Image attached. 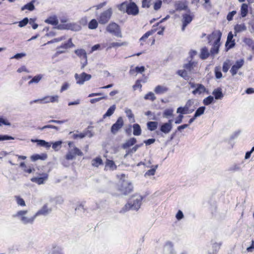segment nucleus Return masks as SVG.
Wrapping results in <instances>:
<instances>
[{"mask_svg": "<svg viewBox=\"0 0 254 254\" xmlns=\"http://www.w3.org/2000/svg\"><path fill=\"white\" fill-rule=\"evenodd\" d=\"M243 42L249 47L252 48L253 50H254V43L252 39L245 38L244 39Z\"/></svg>", "mask_w": 254, "mask_h": 254, "instance_id": "nucleus-41", "label": "nucleus"}, {"mask_svg": "<svg viewBox=\"0 0 254 254\" xmlns=\"http://www.w3.org/2000/svg\"><path fill=\"white\" fill-rule=\"evenodd\" d=\"M74 53L79 58L81 59V60L87 57L85 50L83 49L75 50L74 51Z\"/></svg>", "mask_w": 254, "mask_h": 254, "instance_id": "nucleus-27", "label": "nucleus"}, {"mask_svg": "<svg viewBox=\"0 0 254 254\" xmlns=\"http://www.w3.org/2000/svg\"><path fill=\"white\" fill-rule=\"evenodd\" d=\"M234 35L232 34V32H230L228 33L227 41L225 44L226 48H227V51L233 48L235 45V40H233Z\"/></svg>", "mask_w": 254, "mask_h": 254, "instance_id": "nucleus-13", "label": "nucleus"}, {"mask_svg": "<svg viewBox=\"0 0 254 254\" xmlns=\"http://www.w3.org/2000/svg\"><path fill=\"white\" fill-rule=\"evenodd\" d=\"M155 30H151L145 33L140 39V41H145L149 36L152 35L155 32Z\"/></svg>", "mask_w": 254, "mask_h": 254, "instance_id": "nucleus-43", "label": "nucleus"}, {"mask_svg": "<svg viewBox=\"0 0 254 254\" xmlns=\"http://www.w3.org/2000/svg\"><path fill=\"white\" fill-rule=\"evenodd\" d=\"M91 164L94 167H98L99 165L103 164V161L100 157H96L92 160Z\"/></svg>", "mask_w": 254, "mask_h": 254, "instance_id": "nucleus-37", "label": "nucleus"}, {"mask_svg": "<svg viewBox=\"0 0 254 254\" xmlns=\"http://www.w3.org/2000/svg\"><path fill=\"white\" fill-rule=\"evenodd\" d=\"M206 90V88L201 84H197V87L192 91V93L193 95H200L202 93H204Z\"/></svg>", "mask_w": 254, "mask_h": 254, "instance_id": "nucleus-18", "label": "nucleus"}, {"mask_svg": "<svg viewBox=\"0 0 254 254\" xmlns=\"http://www.w3.org/2000/svg\"><path fill=\"white\" fill-rule=\"evenodd\" d=\"M117 189L124 195H127L133 191L132 184L126 180H120L117 186Z\"/></svg>", "mask_w": 254, "mask_h": 254, "instance_id": "nucleus-3", "label": "nucleus"}, {"mask_svg": "<svg viewBox=\"0 0 254 254\" xmlns=\"http://www.w3.org/2000/svg\"><path fill=\"white\" fill-rule=\"evenodd\" d=\"M222 33L220 31H218L216 33H213L212 35H210L208 36V39L209 43L212 39L216 38L212 47L210 50V54L211 55H215L218 53L220 45V39L221 38Z\"/></svg>", "mask_w": 254, "mask_h": 254, "instance_id": "nucleus-2", "label": "nucleus"}, {"mask_svg": "<svg viewBox=\"0 0 254 254\" xmlns=\"http://www.w3.org/2000/svg\"><path fill=\"white\" fill-rule=\"evenodd\" d=\"M143 197L138 193L132 195L128 199L127 203L122 208L120 212L124 213L130 209L138 210L142 204Z\"/></svg>", "mask_w": 254, "mask_h": 254, "instance_id": "nucleus-1", "label": "nucleus"}, {"mask_svg": "<svg viewBox=\"0 0 254 254\" xmlns=\"http://www.w3.org/2000/svg\"><path fill=\"white\" fill-rule=\"evenodd\" d=\"M158 126V123L156 122H149L147 124L148 128L151 130L153 131L155 130Z\"/></svg>", "mask_w": 254, "mask_h": 254, "instance_id": "nucleus-40", "label": "nucleus"}, {"mask_svg": "<svg viewBox=\"0 0 254 254\" xmlns=\"http://www.w3.org/2000/svg\"><path fill=\"white\" fill-rule=\"evenodd\" d=\"M158 167V165H156L154 168L148 170L144 174V176H153L155 174L156 170Z\"/></svg>", "mask_w": 254, "mask_h": 254, "instance_id": "nucleus-48", "label": "nucleus"}, {"mask_svg": "<svg viewBox=\"0 0 254 254\" xmlns=\"http://www.w3.org/2000/svg\"><path fill=\"white\" fill-rule=\"evenodd\" d=\"M112 13L113 11L111 8L104 11L97 18L99 23L101 24L107 23L110 19Z\"/></svg>", "mask_w": 254, "mask_h": 254, "instance_id": "nucleus-7", "label": "nucleus"}, {"mask_svg": "<svg viewBox=\"0 0 254 254\" xmlns=\"http://www.w3.org/2000/svg\"><path fill=\"white\" fill-rule=\"evenodd\" d=\"M27 210H20L18 211L16 213L13 215V217H17L18 219L24 224H32L33 223L35 216L34 215L31 217H26L25 215L27 213Z\"/></svg>", "mask_w": 254, "mask_h": 254, "instance_id": "nucleus-4", "label": "nucleus"}, {"mask_svg": "<svg viewBox=\"0 0 254 254\" xmlns=\"http://www.w3.org/2000/svg\"><path fill=\"white\" fill-rule=\"evenodd\" d=\"M127 43L126 42H122V43L113 42L110 44V48L118 47H121V46H127Z\"/></svg>", "mask_w": 254, "mask_h": 254, "instance_id": "nucleus-50", "label": "nucleus"}, {"mask_svg": "<svg viewBox=\"0 0 254 254\" xmlns=\"http://www.w3.org/2000/svg\"><path fill=\"white\" fill-rule=\"evenodd\" d=\"M212 94L214 96L215 99L216 100L221 99L224 96L221 88L215 89L212 92Z\"/></svg>", "mask_w": 254, "mask_h": 254, "instance_id": "nucleus-22", "label": "nucleus"}, {"mask_svg": "<svg viewBox=\"0 0 254 254\" xmlns=\"http://www.w3.org/2000/svg\"><path fill=\"white\" fill-rule=\"evenodd\" d=\"M87 135V132L80 133L79 134L74 133L73 134L72 137L74 139H76L78 137L80 138H83Z\"/></svg>", "mask_w": 254, "mask_h": 254, "instance_id": "nucleus-59", "label": "nucleus"}, {"mask_svg": "<svg viewBox=\"0 0 254 254\" xmlns=\"http://www.w3.org/2000/svg\"><path fill=\"white\" fill-rule=\"evenodd\" d=\"M98 26V22L96 19H92L88 24V28L90 29H95Z\"/></svg>", "mask_w": 254, "mask_h": 254, "instance_id": "nucleus-46", "label": "nucleus"}, {"mask_svg": "<svg viewBox=\"0 0 254 254\" xmlns=\"http://www.w3.org/2000/svg\"><path fill=\"white\" fill-rule=\"evenodd\" d=\"M177 73L186 80H188L190 78V76L188 75L186 69L179 70L177 71Z\"/></svg>", "mask_w": 254, "mask_h": 254, "instance_id": "nucleus-39", "label": "nucleus"}, {"mask_svg": "<svg viewBox=\"0 0 254 254\" xmlns=\"http://www.w3.org/2000/svg\"><path fill=\"white\" fill-rule=\"evenodd\" d=\"M165 248L166 250L170 252L171 254H176L173 244L171 242L167 243Z\"/></svg>", "mask_w": 254, "mask_h": 254, "instance_id": "nucleus-45", "label": "nucleus"}, {"mask_svg": "<svg viewBox=\"0 0 254 254\" xmlns=\"http://www.w3.org/2000/svg\"><path fill=\"white\" fill-rule=\"evenodd\" d=\"M106 167H109L110 169L114 170L117 168V166L114 162L112 160L107 159L106 162Z\"/></svg>", "mask_w": 254, "mask_h": 254, "instance_id": "nucleus-42", "label": "nucleus"}, {"mask_svg": "<svg viewBox=\"0 0 254 254\" xmlns=\"http://www.w3.org/2000/svg\"><path fill=\"white\" fill-rule=\"evenodd\" d=\"M247 29V27L245 24H237L235 27L234 30L236 33H240L244 31Z\"/></svg>", "mask_w": 254, "mask_h": 254, "instance_id": "nucleus-36", "label": "nucleus"}, {"mask_svg": "<svg viewBox=\"0 0 254 254\" xmlns=\"http://www.w3.org/2000/svg\"><path fill=\"white\" fill-rule=\"evenodd\" d=\"M174 109L172 108L166 109L163 113V117L166 118L173 117Z\"/></svg>", "mask_w": 254, "mask_h": 254, "instance_id": "nucleus-32", "label": "nucleus"}, {"mask_svg": "<svg viewBox=\"0 0 254 254\" xmlns=\"http://www.w3.org/2000/svg\"><path fill=\"white\" fill-rule=\"evenodd\" d=\"M169 88L166 86L158 85L154 89V92L157 95H161L167 93Z\"/></svg>", "mask_w": 254, "mask_h": 254, "instance_id": "nucleus-16", "label": "nucleus"}, {"mask_svg": "<svg viewBox=\"0 0 254 254\" xmlns=\"http://www.w3.org/2000/svg\"><path fill=\"white\" fill-rule=\"evenodd\" d=\"M175 7L177 10H187L188 8L187 1L186 0L178 1L175 3Z\"/></svg>", "mask_w": 254, "mask_h": 254, "instance_id": "nucleus-17", "label": "nucleus"}, {"mask_svg": "<svg viewBox=\"0 0 254 254\" xmlns=\"http://www.w3.org/2000/svg\"><path fill=\"white\" fill-rule=\"evenodd\" d=\"M194 111V109L188 110L185 106L184 107H179L177 109V113L181 115L188 114L191 113Z\"/></svg>", "mask_w": 254, "mask_h": 254, "instance_id": "nucleus-28", "label": "nucleus"}, {"mask_svg": "<svg viewBox=\"0 0 254 254\" xmlns=\"http://www.w3.org/2000/svg\"><path fill=\"white\" fill-rule=\"evenodd\" d=\"M197 65V63L194 62H190L188 64L184 65V67L190 72H194L195 71L194 68Z\"/></svg>", "mask_w": 254, "mask_h": 254, "instance_id": "nucleus-21", "label": "nucleus"}, {"mask_svg": "<svg viewBox=\"0 0 254 254\" xmlns=\"http://www.w3.org/2000/svg\"><path fill=\"white\" fill-rule=\"evenodd\" d=\"M52 208H49L48 207V204H45L40 210L37 211L35 216V217L41 215L46 216L49 214L52 211Z\"/></svg>", "mask_w": 254, "mask_h": 254, "instance_id": "nucleus-15", "label": "nucleus"}, {"mask_svg": "<svg viewBox=\"0 0 254 254\" xmlns=\"http://www.w3.org/2000/svg\"><path fill=\"white\" fill-rule=\"evenodd\" d=\"M31 141L33 142H37L39 145L41 146H44L48 148L51 146V144L49 142H47L44 140L31 139Z\"/></svg>", "mask_w": 254, "mask_h": 254, "instance_id": "nucleus-33", "label": "nucleus"}, {"mask_svg": "<svg viewBox=\"0 0 254 254\" xmlns=\"http://www.w3.org/2000/svg\"><path fill=\"white\" fill-rule=\"evenodd\" d=\"M76 155L82 156L83 155V153L79 148L73 146L72 148H69L68 149L65 158L66 160H72L75 158Z\"/></svg>", "mask_w": 254, "mask_h": 254, "instance_id": "nucleus-6", "label": "nucleus"}, {"mask_svg": "<svg viewBox=\"0 0 254 254\" xmlns=\"http://www.w3.org/2000/svg\"><path fill=\"white\" fill-rule=\"evenodd\" d=\"M46 23L50 24L53 25H57L59 23V21L56 15L52 16L45 20Z\"/></svg>", "mask_w": 254, "mask_h": 254, "instance_id": "nucleus-25", "label": "nucleus"}, {"mask_svg": "<svg viewBox=\"0 0 254 254\" xmlns=\"http://www.w3.org/2000/svg\"><path fill=\"white\" fill-rule=\"evenodd\" d=\"M248 13V5L246 3H243L241 7V15L242 17L246 16Z\"/></svg>", "mask_w": 254, "mask_h": 254, "instance_id": "nucleus-31", "label": "nucleus"}, {"mask_svg": "<svg viewBox=\"0 0 254 254\" xmlns=\"http://www.w3.org/2000/svg\"><path fill=\"white\" fill-rule=\"evenodd\" d=\"M244 60H240L237 61L234 65H233L230 70V72L232 75H235L237 73L238 70L243 65Z\"/></svg>", "mask_w": 254, "mask_h": 254, "instance_id": "nucleus-14", "label": "nucleus"}, {"mask_svg": "<svg viewBox=\"0 0 254 254\" xmlns=\"http://www.w3.org/2000/svg\"><path fill=\"white\" fill-rule=\"evenodd\" d=\"M221 245V243H214L212 245L213 252L212 253L217 252L220 249Z\"/></svg>", "mask_w": 254, "mask_h": 254, "instance_id": "nucleus-55", "label": "nucleus"}, {"mask_svg": "<svg viewBox=\"0 0 254 254\" xmlns=\"http://www.w3.org/2000/svg\"><path fill=\"white\" fill-rule=\"evenodd\" d=\"M62 143V141H58L53 143L52 148L55 150H58Z\"/></svg>", "mask_w": 254, "mask_h": 254, "instance_id": "nucleus-57", "label": "nucleus"}, {"mask_svg": "<svg viewBox=\"0 0 254 254\" xmlns=\"http://www.w3.org/2000/svg\"><path fill=\"white\" fill-rule=\"evenodd\" d=\"M128 3L127 2H124L120 5L119 9L121 11H126V12L127 13V7L128 6Z\"/></svg>", "mask_w": 254, "mask_h": 254, "instance_id": "nucleus-61", "label": "nucleus"}, {"mask_svg": "<svg viewBox=\"0 0 254 254\" xmlns=\"http://www.w3.org/2000/svg\"><path fill=\"white\" fill-rule=\"evenodd\" d=\"M47 158L46 154H42V155L39 154H36L32 155L31 157L32 160L35 161L39 159L45 160Z\"/></svg>", "mask_w": 254, "mask_h": 254, "instance_id": "nucleus-44", "label": "nucleus"}, {"mask_svg": "<svg viewBox=\"0 0 254 254\" xmlns=\"http://www.w3.org/2000/svg\"><path fill=\"white\" fill-rule=\"evenodd\" d=\"M63 26L64 29L75 31H79L81 29V27L76 23H67Z\"/></svg>", "mask_w": 254, "mask_h": 254, "instance_id": "nucleus-19", "label": "nucleus"}, {"mask_svg": "<svg viewBox=\"0 0 254 254\" xmlns=\"http://www.w3.org/2000/svg\"><path fill=\"white\" fill-rule=\"evenodd\" d=\"M74 77L77 84L82 85L84 84V82L90 80L92 76L91 74L82 72L81 74L75 73L74 74Z\"/></svg>", "mask_w": 254, "mask_h": 254, "instance_id": "nucleus-8", "label": "nucleus"}, {"mask_svg": "<svg viewBox=\"0 0 254 254\" xmlns=\"http://www.w3.org/2000/svg\"><path fill=\"white\" fill-rule=\"evenodd\" d=\"M193 16L190 14L186 13L183 15V26L182 27L183 31L185 30L186 27L191 22Z\"/></svg>", "mask_w": 254, "mask_h": 254, "instance_id": "nucleus-12", "label": "nucleus"}, {"mask_svg": "<svg viewBox=\"0 0 254 254\" xmlns=\"http://www.w3.org/2000/svg\"><path fill=\"white\" fill-rule=\"evenodd\" d=\"M74 47V45L72 43L71 39H69L66 43L62 45L61 46L58 47V49H67L69 48Z\"/></svg>", "mask_w": 254, "mask_h": 254, "instance_id": "nucleus-38", "label": "nucleus"}, {"mask_svg": "<svg viewBox=\"0 0 254 254\" xmlns=\"http://www.w3.org/2000/svg\"><path fill=\"white\" fill-rule=\"evenodd\" d=\"M43 103H49L58 102L59 101V96L58 95L55 96H48L43 98Z\"/></svg>", "mask_w": 254, "mask_h": 254, "instance_id": "nucleus-20", "label": "nucleus"}, {"mask_svg": "<svg viewBox=\"0 0 254 254\" xmlns=\"http://www.w3.org/2000/svg\"><path fill=\"white\" fill-rule=\"evenodd\" d=\"M43 75L42 74H38L33 78H32L31 80H30L28 82V84L30 85L32 83H38L43 78Z\"/></svg>", "mask_w": 254, "mask_h": 254, "instance_id": "nucleus-34", "label": "nucleus"}, {"mask_svg": "<svg viewBox=\"0 0 254 254\" xmlns=\"http://www.w3.org/2000/svg\"><path fill=\"white\" fill-rule=\"evenodd\" d=\"M15 198L16 199V201L18 205L24 206H25V203L24 199L18 196H15Z\"/></svg>", "mask_w": 254, "mask_h": 254, "instance_id": "nucleus-52", "label": "nucleus"}, {"mask_svg": "<svg viewBox=\"0 0 254 254\" xmlns=\"http://www.w3.org/2000/svg\"><path fill=\"white\" fill-rule=\"evenodd\" d=\"M133 131V134L134 135H139L141 133V129L140 126L137 124H133L132 126Z\"/></svg>", "mask_w": 254, "mask_h": 254, "instance_id": "nucleus-35", "label": "nucleus"}, {"mask_svg": "<svg viewBox=\"0 0 254 254\" xmlns=\"http://www.w3.org/2000/svg\"><path fill=\"white\" fill-rule=\"evenodd\" d=\"M220 67H216L215 68V74L216 78H221L222 76V74L221 72Z\"/></svg>", "mask_w": 254, "mask_h": 254, "instance_id": "nucleus-54", "label": "nucleus"}, {"mask_svg": "<svg viewBox=\"0 0 254 254\" xmlns=\"http://www.w3.org/2000/svg\"><path fill=\"white\" fill-rule=\"evenodd\" d=\"M125 113L126 114L127 116L128 117L129 119H133V122H134V115L132 114V111L130 109L126 108L125 109Z\"/></svg>", "mask_w": 254, "mask_h": 254, "instance_id": "nucleus-53", "label": "nucleus"}, {"mask_svg": "<svg viewBox=\"0 0 254 254\" xmlns=\"http://www.w3.org/2000/svg\"><path fill=\"white\" fill-rule=\"evenodd\" d=\"M138 7L134 2H130L127 7V13L128 14L136 15L138 13Z\"/></svg>", "mask_w": 254, "mask_h": 254, "instance_id": "nucleus-11", "label": "nucleus"}, {"mask_svg": "<svg viewBox=\"0 0 254 254\" xmlns=\"http://www.w3.org/2000/svg\"><path fill=\"white\" fill-rule=\"evenodd\" d=\"M143 145V143L135 145L132 149L127 150V153H134L136 151L138 148L141 147Z\"/></svg>", "mask_w": 254, "mask_h": 254, "instance_id": "nucleus-58", "label": "nucleus"}, {"mask_svg": "<svg viewBox=\"0 0 254 254\" xmlns=\"http://www.w3.org/2000/svg\"><path fill=\"white\" fill-rule=\"evenodd\" d=\"M35 1V0H32L30 2H29L24 5L23 7H22L21 10H24L25 9H28L30 11L33 10L35 9V6L34 5Z\"/></svg>", "mask_w": 254, "mask_h": 254, "instance_id": "nucleus-30", "label": "nucleus"}, {"mask_svg": "<svg viewBox=\"0 0 254 254\" xmlns=\"http://www.w3.org/2000/svg\"><path fill=\"white\" fill-rule=\"evenodd\" d=\"M210 54V53L209 52L208 49L204 47L201 49L200 58L202 60H205L208 58Z\"/></svg>", "mask_w": 254, "mask_h": 254, "instance_id": "nucleus-26", "label": "nucleus"}, {"mask_svg": "<svg viewBox=\"0 0 254 254\" xmlns=\"http://www.w3.org/2000/svg\"><path fill=\"white\" fill-rule=\"evenodd\" d=\"M116 109V106L115 105H113L111 106L108 109L106 113L103 115V118L104 119H105L107 117H110L111 116H112L114 114Z\"/></svg>", "mask_w": 254, "mask_h": 254, "instance_id": "nucleus-29", "label": "nucleus"}, {"mask_svg": "<svg viewBox=\"0 0 254 254\" xmlns=\"http://www.w3.org/2000/svg\"><path fill=\"white\" fill-rule=\"evenodd\" d=\"M136 142V139L134 137H132L127 140L126 142L122 145L123 149H127L133 145Z\"/></svg>", "mask_w": 254, "mask_h": 254, "instance_id": "nucleus-23", "label": "nucleus"}, {"mask_svg": "<svg viewBox=\"0 0 254 254\" xmlns=\"http://www.w3.org/2000/svg\"><path fill=\"white\" fill-rule=\"evenodd\" d=\"M48 176L49 175L47 173H43L41 175L40 177L32 178L31 181L38 185L44 184L47 181Z\"/></svg>", "mask_w": 254, "mask_h": 254, "instance_id": "nucleus-9", "label": "nucleus"}, {"mask_svg": "<svg viewBox=\"0 0 254 254\" xmlns=\"http://www.w3.org/2000/svg\"><path fill=\"white\" fill-rule=\"evenodd\" d=\"M124 125L123 120L122 117H119L116 122L111 127V132L116 134L118 131Z\"/></svg>", "mask_w": 254, "mask_h": 254, "instance_id": "nucleus-10", "label": "nucleus"}, {"mask_svg": "<svg viewBox=\"0 0 254 254\" xmlns=\"http://www.w3.org/2000/svg\"><path fill=\"white\" fill-rule=\"evenodd\" d=\"M106 31L117 37L121 38L122 34L119 25L116 23H110L106 27Z\"/></svg>", "mask_w": 254, "mask_h": 254, "instance_id": "nucleus-5", "label": "nucleus"}, {"mask_svg": "<svg viewBox=\"0 0 254 254\" xmlns=\"http://www.w3.org/2000/svg\"><path fill=\"white\" fill-rule=\"evenodd\" d=\"M205 109V107H200L198 108L195 113L194 114L195 117H198L202 115L204 113V110Z\"/></svg>", "mask_w": 254, "mask_h": 254, "instance_id": "nucleus-47", "label": "nucleus"}, {"mask_svg": "<svg viewBox=\"0 0 254 254\" xmlns=\"http://www.w3.org/2000/svg\"><path fill=\"white\" fill-rule=\"evenodd\" d=\"M214 100L213 96H209L208 97L204 99L203 103L205 105H208L212 103Z\"/></svg>", "mask_w": 254, "mask_h": 254, "instance_id": "nucleus-51", "label": "nucleus"}, {"mask_svg": "<svg viewBox=\"0 0 254 254\" xmlns=\"http://www.w3.org/2000/svg\"><path fill=\"white\" fill-rule=\"evenodd\" d=\"M36 19L30 18L29 19V23L32 26L33 29H36L38 27V25L35 23Z\"/></svg>", "mask_w": 254, "mask_h": 254, "instance_id": "nucleus-63", "label": "nucleus"}, {"mask_svg": "<svg viewBox=\"0 0 254 254\" xmlns=\"http://www.w3.org/2000/svg\"><path fill=\"white\" fill-rule=\"evenodd\" d=\"M162 5V1L161 0H158L156 1L154 4V9L155 10H157L160 8Z\"/></svg>", "mask_w": 254, "mask_h": 254, "instance_id": "nucleus-64", "label": "nucleus"}, {"mask_svg": "<svg viewBox=\"0 0 254 254\" xmlns=\"http://www.w3.org/2000/svg\"><path fill=\"white\" fill-rule=\"evenodd\" d=\"M237 11L236 10H233L231 12H230L227 16V19L229 21L232 20L233 18V16L236 14Z\"/></svg>", "mask_w": 254, "mask_h": 254, "instance_id": "nucleus-62", "label": "nucleus"}, {"mask_svg": "<svg viewBox=\"0 0 254 254\" xmlns=\"http://www.w3.org/2000/svg\"><path fill=\"white\" fill-rule=\"evenodd\" d=\"M172 127L169 124L166 123L163 124L160 127V130L165 133L167 134L172 130Z\"/></svg>", "mask_w": 254, "mask_h": 254, "instance_id": "nucleus-24", "label": "nucleus"}, {"mask_svg": "<svg viewBox=\"0 0 254 254\" xmlns=\"http://www.w3.org/2000/svg\"><path fill=\"white\" fill-rule=\"evenodd\" d=\"M45 128H54V129H56L57 130H58L59 129V128L58 127L53 126V125H46L42 127H38V129H40L41 130H42Z\"/></svg>", "mask_w": 254, "mask_h": 254, "instance_id": "nucleus-60", "label": "nucleus"}, {"mask_svg": "<svg viewBox=\"0 0 254 254\" xmlns=\"http://www.w3.org/2000/svg\"><path fill=\"white\" fill-rule=\"evenodd\" d=\"M29 22V19L27 17L24 18L23 20L18 22V26L23 27L27 25Z\"/></svg>", "mask_w": 254, "mask_h": 254, "instance_id": "nucleus-56", "label": "nucleus"}, {"mask_svg": "<svg viewBox=\"0 0 254 254\" xmlns=\"http://www.w3.org/2000/svg\"><path fill=\"white\" fill-rule=\"evenodd\" d=\"M144 99L145 100H150L152 101H153L156 99V97L153 92H150L145 95L144 96Z\"/></svg>", "mask_w": 254, "mask_h": 254, "instance_id": "nucleus-49", "label": "nucleus"}]
</instances>
